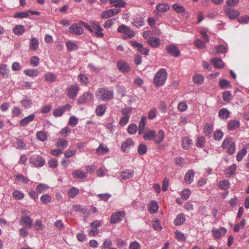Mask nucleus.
<instances>
[{
    "label": "nucleus",
    "instance_id": "obj_1",
    "mask_svg": "<svg viewBox=\"0 0 249 249\" xmlns=\"http://www.w3.org/2000/svg\"><path fill=\"white\" fill-rule=\"evenodd\" d=\"M82 24L90 33L98 38H102L104 36L103 33V29L99 23L94 21H91L89 24L86 22H82Z\"/></svg>",
    "mask_w": 249,
    "mask_h": 249
},
{
    "label": "nucleus",
    "instance_id": "obj_2",
    "mask_svg": "<svg viewBox=\"0 0 249 249\" xmlns=\"http://www.w3.org/2000/svg\"><path fill=\"white\" fill-rule=\"evenodd\" d=\"M95 95L98 99L106 101L114 98V92L108 88H100L96 91Z\"/></svg>",
    "mask_w": 249,
    "mask_h": 249
},
{
    "label": "nucleus",
    "instance_id": "obj_3",
    "mask_svg": "<svg viewBox=\"0 0 249 249\" xmlns=\"http://www.w3.org/2000/svg\"><path fill=\"white\" fill-rule=\"evenodd\" d=\"M146 117L145 116H142L139 124L138 128H137V125L135 124L129 125L127 128L128 133L130 134H134L136 133L137 130H138L139 134L141 135L143 134L146 124Z\"/></svg>",
    "mask_w": 249,
    "mask_h": 249
},
{
    "label": "nucleus",
    "instance_id": "obj_4",
    "mask_svg": "<svg viewBox=\"0 0 249 249\" xmlns=\"http://www.w3.org/2000/svg\"><path fill=\"white\" fill-rule=\"evenodd\" d=\"M167 77V73L165 70L162 69L158 71L154 77L153 81L157 87L163 86Z\"/></svg>",
    "mask_w": 249,
    "mask_h": 249
},
{
    "label": "nucleus",
    "instance_id": "obj_5",
    "mask_svg": "<svg viewBox=\"0 0 249 249\" xmlns=\"http://www.w3.org/2000/svg\"><path fill=\"white\" fill-rule=\"evenodd\" d=\"M117 31L123 34L122 38L124 39L131 38L135 36L134 31L124 24L120 25L117 29Z\"/></svg>",
    "mask_w": 249,
    "mask_h": 249
},
{
    "label": "nucleus",
    "instance_id": "obj_6",
    "mask_svg": "<svg viewBox=\"0 0 249 249\" xmlns=\"http://www.w3.org/2000/svg\"><path fill=\"white\" fill-rule=\"evenodd\" d=\"M132 111V108L130 107H126L122 109L121 112L123 117L119 121V124L124 126L128 122L130 117V113Z\"/></svg>",
    "mask_w": 249,
    "mask_h": 249
},
{
    "label": "nucleus",
    "instance_id": "obj_7",
    "mask_svg": "<svg viewBox=\"0 0 249 249\" xmlns=\"http://www.w3.org/2000/svg\"><path fill=\"white\" fill-rule=\"evenodd\" d=\"M79 90L77 84L71 85L67 87L66 89L67 95L70 99H74L77 96Z\"/></svg>",
    "mask_w": 249,
    "mask_h": 249
},
{
    "label": "nucleus",
    "instance_id": "obj_8",
    "mask_svg": "<svg viewBox=\"0 0 249 249\" xmlns=\"http://www.w3.org/2000/svg\"><path fill=\"white\" fill-rule=\"evenodd\" d=\"M81 21L78 23H74L71 25L69 28V32L76 35H81L84 33V30L83 28V24Z\"/></svg>",
    "mask_w": 249,
    "mask_h": 249
},
{
    "label": "nucleus",
    "instance_id": "obj_9",
    "mask_svg": "<svg viewBox=\"0 0 249 249\" xmlns=\"http://www.w3.org/2000/svg\"><path fill=\"white\" fill-rule=\"evenodd\" d=\"M125 215L124 211H118L113 213L110 217V223L111 224L118 223L123 220Z\"/></svg>",
    "mask_w": 249,
    "mask_h": 249
},
{
    "label": "nucleus",
    "instance_id": "obj_10",
    "mask_svg": "<svg viewBox=\"0 0 249 249\" xmlns=\"http://www.w3.org/2000/svg\"><path fill=\"white\" fill-rule=\"evenodd\" d=\"M224 11L226 15L231 19H236L240 15V12L231 8H225Z\"/></svg>",
    "mask_w": 249,
    "mask_h": 249
},
{
    "label": "nucleus",
    "instance_id": "obj_11",
    "mask_svg": "<svg viewBox=\"0 0 249 249\" xmlns=\"http://www.w3.org/2000/svg\"><path fill=\"white\" fill-rule=\"evenodd\" d=\"M130 44L134 48H137L138 51L144 55H148L149 52V50L147 48L143 47V45L136 41L131 40L130 41Z\"/></svg>",
    "mask_w": 249,
    "mask_h": 249
},
{
    "label": "nucleus",
    "instance_id": "obj_12",
    "mask_svg": "<svg viewBox=\"0 0 249 249\" xmlns=\"http://www.w3.org/2000/svg\"><path fill=\"white\" fill-rule=\"evenodd\" d=\"M92 98L93 94L91 92L87 91L84 93L78 98L77 102L79 104H83L90 101Z\"/></svg>",
    "mask_w": 249,
    "mask_h": 249
},
{
    "label": "nucleus",
    "instance_id": "obj_13",
    "mask_svg": "<svg viewBox=\"0 0 249 249\" xmlns=\"http://www.w3.org/2000/svg\"><path fill=\"white\" fill-rule=\"evenodd\" d=\"M45 160L41 157H31L30 162L36 167H42L45 163Z\"/></svg>",
    "mask_w": 249,
    "mask_h": 249
},
{
    "label": "nucleus",
    "instance_id": "obj_14",
    "mask_svg": "<svg viewBox=\"0 0 249 249\" xmlns=\"http://www.w3.org/2000/svg\"><path fill=\"white\" fill-rule=\"evenodd\" d=\"M227 231V229L223 227H221L219 229L213 228L212 231L213 236L215 239H219L221 237L225 235Z\"/></svg>",
    "mask_w": 249,
    "mask_h": 249
},
{
    "label": "nucleus",
    "instance_id": "obj_15",
    "mask_svg": "<svg viewBox=\"0 0 249 249\" xmlns=\"http://www.w3.org/2000/svg\"><path fill=\"white\" fill-rule=\"evenodd\" d=\"M120 9L119 8L112 9L103 11L101 15V17L102 18H107L112 17L115 15L119 13L120 12Z\"/></svg>",
    "mask_w": 249,
    "mask_h": 249
},
{
    "label": "nucleus",
    "instance_id": "obj_16",
    "mask_svg": "<svg viewBox=\"0 0 249 249\" xmlns=\"http://www.w3.org/2000/svg\"><path fill=\"white\" fill-rule=\"evenodd\" d=\"M166 50L168 53L175 57H178L180 55V53L177 47L174 44H171L166 46Z\"/></svg>",
    "mask_w": 249,
    "mask_h": 249
},
{
    "label": "nucleus",
    "instance_id": "obj_17",
    "mask_svg": "<svg viewBox=\"0 0 249 249\" xmlns=\"http://www.w3.org/2000/svg\"><path fill=\"white\" fill-rule=\"evenodd\" d=\"M147 43L154 48H158L161 44L160 39L156 36H149L147 40Z\"/></svg>",
    "mask_w": 249,
    "mask_h": 249
},
{
    "label": "nucleus",
    "instance_id": "obj_18",
    "mask_svg": "<svg viewBox=\"0 0 249 249\" xmlns=\"http://www.w3.org/2000/svg\"><path fill=\"white\" fill-rule=\"evenodd\" d=\"M117 65L119 70L123 72H128L130 71L129 64L124 60H119Z\"/></svg>",
    "mask_w": 249,
    "mask_h": 249
},
{
    "label": "nucleus",
    "instance_id": "obj_19",
    "mask_svg": "<svg viewBox=\"0 0 249 249\" xmlns=\"http://www.w3.org/2000/svg\"><path fill=\"white\" fill-rule=\"evenodd\" d=\"M19 223L20 225H25L24 227L30 229L32 227L33 221L29 216H23L21 217Z\"/></svg>",
    "mask_w": 249,
    "mask_h": 249
},
{
    "label": "nucleus",
    "instance_id": "obj_20",
    "mask_svg": "<svg viewBox=\"0 0 249 249\" xmlns=\"http://www.w3.org/2000/svg\"><path fill=\"white\" fill-rule=\"evenodd\" d=\"M134 176V171L132 169H126L121 173L120 180H125L131 178Z\"/></svg>",
    "mask_w": 249,
    "mask_h": 249
},
{
    "label": "nucleus",
    "instance_id": "obj_21",
    "mask_svg": "<svg viewBox=\"0 0 249 249\" xmlns=\"http://www.w3.org/2000/svg\"><path fill=\"white\" fill-rule=\"evenodd\" d=\"M237 169V166L235 164H233L224 170V173L226 176L229 178L234 175Z\"/></svg>",
    "mask_w": 249,
    "mask_h": 249
},
{
    "label": "nucleus",
    "instance_id": "obj_22",
    "mask_svg": "<svg viewBox=\"0 0 249 249\" xmlns=\"http://www.w3.org/2000/svg\"><path fill=\"white\" fill-rule=\"evenodd\" d=\"M195 172L193 170H189L184 176V181L186 183L190 184L194 181Z\"/></svg>",
    "mask_w": 249,
    "mask_h": 249
},
{
    "label": "nucleus",
    "instance_id": "obj_23",
    "mask_svg": "<svg viewBox=\"0 0 249 249\" xmlns=\"http://www.w3.org/2000/svg\"><path fill=\"white\" fill-rule=\"evenodd\" d=\"M133 146L134 141L131 139H128L123 143L121 148L124 152H127L129 149Z\"/></svg>",
    "mask_w": 249,
    "mask_h": 249
},
{
    "label": "nucleus",
    "instance_id": "obj_24",
    "mask_svg": "<svg viewBox=\"0 0 249 249\" xmlns=\"http://www.w3.org/2000/svg\"><path fill=\"white\" fill-rule=\"evenodd\" d=\"M35 115L32 114L21 119L20 121V125L21 126H26L28 124L35 120Z\"/></svg>",
    "mask_w": 249,
    "mask_h": 249
},
{
    "label": "nucleus",
    "instance_id": "obj_25",
    "mask_svg": "<svg viewBox=\"0 0 249 249\" xmlns=\"http://www.w3.org/2000/svg\"><path fill=\"white\" fill-rule=\"evenodd\" d=\"M193 141L188 137H183L181 141L182 147L185 149H188L193 144Z\"/></svg>",
    "mask_w": 249,
    "mask_h": 249
},
{
    "label": "nucleus",
    "instance_id": "obj_26",
    "mask_svg": "<svg viewBox=\"0 0 249 249\" xmlns=\"http://www.w3.org/2000/svg\"><path fill=\"white\" fill-rule=\"evenodd\" d=\"M45 80L48 83H53L56 81L57 75L53 72H47L44 75Z\"/></svg>",
    "mask_w": 249,
    "mask_h": 249
},
{
    "label": "nucleus",
    "instance_id": "obj_27",
    "mask_svg": "<svg viewBox=\"0 0 249 249\" xmlns=\"http://www.w3.org/2000/svg\"><path fill=\"white\" fill-rule=\"evenodd\" d=\"M240 125V123L238 121L233 120L228 123L227 128L228 130L232 131L238 128Z\"/></svg>",
    "mask_w": 249,
    "mask_h": 249
},
{
    "label": "nucleus",
    "instance_id": "obj_28",
    "mask_svg": "<svg viewBox=\"0 0 249 249\" xmlns=\"http://www.w3.org/2000/svg\"><path fill=\"white\" fill-rule=\"evenodd\" d=\"M72 175L74 178L76 179H83L87 177L86 173L81 170L73 171L72 173Z\"/></svg>",
    "mask_w": 249,
    "mask_h": 249
},
{
    "label": "nucleus",
    "instance_id": "obj_29",
    "mask_svg": "<svg viewBox=\"0 0 249 249\" xmlns=\"http://www.w3.org/2000/svg\"><path fill=\"white\" fill-rule=\"evenodd\" d=\"M29 48L31 50L36 51L38 48L39 42L36 37H32L29 41Z\"/></svg>",
    "mask_w": 249,
    "mask_h": 249
},
{
    "label": "nucleus",
    "instance_id": "obj_30",
    "mask_svg": "<svg viewBox=\"0 0 249 249\" xmlns=\"http://www.w3.org/2000/svg\"><path fill=\"white\" fill-rule=\"evenodd\" d=\"M24 74L29 77H37L39 75V72L37 69H29L24 71Z\"/></svg>",
    "mask_w": 249,
    "mask_h": 249
},
{
    "label": "nucleus",
    "instance_id": "obj_31",
    "mask_svg": "<svg viewBox=\"0 0 249 249\" xmlns=\"http://www.w3.org/2000/svg\"><path fill=\"white\" fill-rule=\"evenodd\" d=\"M159 206L156 201L152 200L149 204L148 209L151 213H156L158 210Z\"/></svg>",
    "mask_w": 249,
    "mask_h": 249
},
{
    "label": "nucleus",
    "instance_id": "obj_32",
    "mask_svg": "<svg viewBox=\"0 0 249 249\" xmlns=\"http://www.w3.org/2000/svg\"><path fill=\"white\" fill-rule=\"evenodd\" d=\"M109 149L104 144L100 143L96 150L97 153L99 155H105L109 153Z\"/></svg>",
    "mask_w": 249,
    "mask_h": 249
},
{
    "label": "nucleus",
    "instance_id": "obj_33",
    "mask_svg": "<svg viewBox=\"0 0 249 249\" xmlns=\"http://www.w3.org/2000/svg\"><path fill=\"white\" fill-rule=\"evenodd\" d=\"M56 146L57 148L62 149V151L68 145V142L64 139H60L56 142Z\"/></svg>",
    "mask_w": 249,
    "mask_h": 249
},
{
    "label": "nucleus",
    "instance_id": "obj_34",
    "mask_svg": "<svg viewBox=\"0 0 249 249\" xmlns=\"http://www.w3.org/2000/svg\"><path fill=\"white\" fill-rule=\"evenodd\" d=\"M107 110V106L106 105H99L95 109V113L98 116H102L105 113Z\"/></svg>",
    "mask_w": 249,
    "mask_h": 249
},
{
    "label": "nucleus",
    "instance_id": "obj_35",
    "mask_svg": "<svg viewBox=\"0 0 249 249\" xmlns=\"http://www.w3.org/2000/svg\"><path fill=\"white\" fill-rule=\"evenodd\" d=\"M213 130V126L209 123H207L204 126L203 131L206 136L211 137Z\"/></svg>",
    "mask_w": 249,
    "mask_h": 249
},
{
    "label": "nucleus",
    "instance_id": "obj_36",
    "mask_svg": "<svg viewBox=\"0 0 249 249\" xmlns=\"http://www.w3.org/2000/svg\"><path fill=\"white\" fill-rule=\"evenodd\" d=\"M211 62L216 69H221L224 66L223 62L220 58H214L212 59Z\"/></svg>",
    "mask_w": 249,
    "mask_h": 249
},
{
    "label": "nucleus",
    "instance_id": "obj_37",
    "mask_svg": "<svg viewBox=\"0 0 249 249\" xmlns=\"http://www.w3.org/2000/svg\"><path fill=\"white\" fill-rule=\"evenodd\" d=\"M156 9L159 12L164 13L170 9V6L166 3H160L156 6Z\"/></svg>",
    "mask_w": 249,
    "mask_h": 249
},
{
    "label": "nucleus",
    "instance_id": "obj_38",
    "mask_svg": "<svg viewBox=\"0 0 249 249\" xmlns=\"http://www.w3.org/2000/svg\"><path fill=\"white\" fill-rule=\"evenodd\" d=\"M14 178L16 181L18 182L23 183H28L29 182V179L28 178L21 174L18 173L17 175H15L14 176Z\"/></svg>",
    "mask_w": 249,
    "mask_h": 249
},
{
    "label": "nucleus",
    "instance_id": "obj_39",
    "mask_svg": "<svg viewBox=\"0 0 249 249\" xmlns=\"http://www.w3.org/2000/svg\"><path fill=\"white\" fill-rule=\"evenodd\" d=\"M230 115V112L227 109L223 108L220 110L218 113V116L221 119H227Z\"/></svg>",
    "mask_w": 249,
    "mask_h": 249
},
{
    "label": "nucleus",
    "instance_id": "obj_40",
    "mask_svg": "<svg viewBox=\"0 0 249 249\" xmlns=\"http://www.w3.org/2000/svg\"><path fill=\"white\" fill-rule=\"evenodd\" d=\"M25 28L23 26L21 25H17L13 29V32L18 36L22 35L25 32Z\"/></svg>",
    "mask_w": 249,
    "mask_h": 249
},
{
    "label": "nucleus",
    "instance_id": "obj_41",
    "mask_svg": "<svg viewBox=\"0 0 249 249\" xmlns=\"http://www.w3.org/2000/svg\"><path fill=\"white\" fill-rule=\"evenodd\" d=\"M36 139L41 141L45 142L48 139L47 133L44 131H40L36 133Z\"/></svg>",
    "mask_w": 249,
    "mask_h": 249
},
{
    "label": "nucleus",
    "instance_id": "obj_42",
    "mask_svg": "<svg viewBox=\"0 0 249 249\" xmlns=\"http://www.w3.org/2000/svg\"><path fill=\"white\" fill-rule=\"evenodd\" d=\"M164 138V131L160 129L157 135L155 134V138H154V141L157 143H160L163 140Z\"/></svg>",
    "mask_w": 249,
    "mask_h": 249
},
{
    "label": "nucleus",
    "instance_id": "obj_43",
    "mask_svg": "<svg viewBox=\"0 0 249 249\" xmlns=\"http://www.w3.org/2000/svg\"><path fill=\"white\" fill-rule=\"evenodd\" d=\"M186 218L184 214H179L177 215L174 220V224L176 226L182 225L185 221Z\"/></svg>",
    "mask_w": 249,
    "mask_h": 249
},
{
    "label": "nucleus",
    "instance_id": "obj_44",
    "mask_svg": "<svg viewBox=\"0 0 249 249\" xmlns=\"http://www.w3.org/2000/svg\"><path fill=\"white\" fill-rule=\"evenodd\" d=\"M155 136V131L150 130L146 131L143 134V139L145 140H154Z\"/></svg>",
    "mask_w": 249,
    "mask_h": 249
},
{
    "label": "nucleus",
    "instance_id": "obj_45",
    "mask_svg": "<svg viewBox=\"0 0 249 249\" xmlns=\"http://www.w3.org/2000/svg\"><path fill=\"white\" fill-rule=\"evenodd\" d=\"M67 50L69 52H72L76 51L78 49L77 44L70 40H69L66 43Z\"/></svg>",
    "mask_w": 249,
    "mask_h": 249
},
{
    "label": "nucleus",
    "instance_id": "obj_46",
    "mask_svg": "<svg viewBox=\"0 0 249 249\" xmlns=\"http://www.w3.org/2000/svg\"><path fill=\"white\" fill-rule=\"evenodd\" d=\"M231 185L229 180L225 179L219 181L218 187L222 190H226L230 188Z\"/></svg>",
    "mask_w": 249,
    "mask_h": 249
},
{
    "label": "nucleus",
    "instance_id": "obj_47",
    "mask_svg": "<svg viewBox=\"0 0 249 249\" xmlns=\"http://www.w3.org/2000/svg\"><path fill=\"white\" fill-rule=\"evenodd\" d=\"M193 81L196 84H202L204 82V77L201 74H196L193 76Z\"/></svg>",
    "mask_w": 249,
    "mask_h": 249
},
{
    "label": "nucleus",
    "instance_id": "obj_48",
    "mask_svg": "<svg viewBox=\"0 0 249 249\" xmlns=\"http://www.w3.org/2000/svg\"><path fill=\"white\" fill-rule=\"evenodd\" d=\"M109 2L110 4H113V6L120 9L125 5V2L123 0H110Z\"/></svg>",
    "mask_w": 249,
    "mask_h": 249
},
{
    "label": "nucleus",
    "instance_id": "obj_49",
    "mask_svg": "<svg viewBox=\"0 0 249 249\" xmlns=\"http://www.w3.org/2000/svg\"><path fill=\"white\" fill-rule=\"evenodd\" d=\"M78 80L82 85L86 86L89 83V79L85 74H80L78 76Z\"/></svg>",
    "mask_w": 249,
    "mask_h": 249
},
{
    "label": "nucleus",
    "instance_id": "obj_50",
    "mask_svg": "<svg viewBox=\"0 0 249 249\" xmlns=\"http://www.w3.org/2000/svg\"><path fill=\"white\" fill-rule=\"evenodd\" d=\"M36 190L38 193L41 194L45 192L49 189V186L44 183H40L36 186Z\"/></svg>",
    "mask_w": 249,
    "mask_h": 249
},
{
    "label": "nucleus",
    "instance_id": "obj_51",
    "mask_svg": "<svg viewBox=\"0 0 249 249\" xmlns=\"http://www.w3.org/2000/svg\"><path fill=\"white\" fill-rule=\"evenodd\" d=\"M205 140L203 136H200L197 138L196 145L197 147L203 148L205 145Z\"/></svg>",
    "mask_w": 249,
    "mask_h": 249
},
{
    "label": "nucleus",
    "instance_id": "obj_52",
    "mask_svg": "<svg viewBox=\"0 0 249 249\" xmlns=\"http://www.w3.org/2000/svg\"><path fill=\"white\" fill-rule=\"evenodd\" d=\"M79 193V190L76 187H71L68 191V195L71 198H74Z\"/></svg>",
    "mask_w": 249,
    "mask_h": 249
},
{
    "label": "nucleus",
    "instance_id": "obj_53",
    "mask_svg": "<svg viewBox=\"0 0 249 249\" xmlns=\"http://www.w3.org/2000/svg\"><path fill=\"white\" fill-rule=\"evenodd\" d=\"M219 85L222 89H225L227 87H231L230 81L224 79H222L219 81Z\"/></svg>",
    "mask_w": 249,
    "mask_h": 249
},
{
    "label": "nucleus",
    "instance_id": "obj_54",
    "mask_svg": "<svg viewBox=\"0 0 249 249\" xmlns=\"http://www.w3.org/2000/svg\"><path fill=\"white\" fill-rule=\"evenodd\" d=\"M13 196L17 200H21L24 197V194L20 191L15 190L12 193Z\"/></svg>",
    "mask_w": 249,
    "mask_h": 249
},
{
    "label": "nucleus",
    "instance_id": "obj_55",
    "mask_svg": "<svg viewBox=\"0 0 249 249\" xmlns=\"http://www.w3.org/2000/svg\"><path fill=\"white\" fill-rule=\"evenodd\" d=\"M234 143L231 137H227L226 138L223 142L222 147L223 148L225 149L226 147H228L230 144H232Z\"/></svg>",
    "mask_w": 249,
    "mask_h": 249
},
{
    "label": "nucleus",
    "instance_id": "obj_56",
    "mask_svg": "<svg viewBox=\"0 0 249 249\" xmlns=\"http://www.w3.org/2000/svg\"><path fill=\"white\" fill-rule=\"evenodd\" d=\"M8 72L9 70L6 64H2L0 65V75L1 74L4 77L8 74Z\"/></svg>",
    "mask_w": 249,
    "mask_h": 249
},
{
    "label": "nucleus",
    "instance_id": "obj_57",
    "mask_svg": "<svg viewBox=\"0 0 249 249\" xmlns=\"http://www.w3.org/2000/svg\"><path fill=\"white\" fill-rule=\"evenodd\" d=\"M191 194V192L190 189H186L181 192L180 195L182 199L185 200L188 199Z\"/></svg>",
    "mask_w": 249,
    "mask_h": 249
},
{
    "label": "nucleus",
    "instance_id": "obj_58",
    "mask_svg": "<svg viewBox=\"0 0 249 249\" xmlns=\"http://www.w3.org/2000/svg\"><path fill=\"white\" fill-rule=\"evenodd\" d=\"M172 8L175 11L178 13H182L185 11L183 6L177 3L174 4L172 5Z\"/></svg>",
    "mask_w": 249,
    "mask_h": 249
},
{
    "label": "nucleus",
    "instance_id": "obj_59",
    "mask_svg": "<svg viewBox=\"0 0 249 249\" xmlns=\"http://www.w3.org/2000/svg\"><path fill=\"white\" fill-rule=\"evenodd\" d=\"M41 202L44 204L49 203L51 201V197L48 194H44L40 197Z\"/></svg>",
    "mask_w": 249,
    "mask_h": 249
},
{
    "label": "nucleus",
    "instance_id": "obj_60",
    "mask_svg": "<svg viewBox=\"0 0 249 249\" xmlns=\"http://www.w3.org/2000/svg\"><path fill=\"white\" fill-rule=\"evenodd\" d=\"M222 99L226 102H229L231 99V94L229 91H225L222 94Z\"/></svg>",
    "mask_w": 249,
    "mask_h": 249
},
{
    "label": "nucleus",
    "instance_id": "obj_61",
    "mask_svg": "<svg viewBox=\"0 0 249 249\" xmlns=\"http://www.w3.org/2000/svg\"><path fill=\"white\" fill-rule=\"evenodd\" d=\"M157 113H158V110H157V108H154L151 109L149 111L148 114V118L150 120H153L156 117Z\"/></svg>",
    "mask_w": 249,
    "mask_h": 249
},
{
    "label": "nucleus",
    "instance_id": "obj_62",
    "mask_svg": "<svg viewBox=\"0 0 249 249\" xmlns=\"http://www.w3.org/2000/svg\"><path fill=\"white\" fill-rule=\"evenodd\" d=\"M21 104L25 108L30 107L32 104V101L29 98H26L21 101Z\"/></svg>",
    "mask_w": 249,
    "mask_h": 249
},
{
    "label": "nucleus",
    "instance_id": "obj_63",
    "mask_svg": "<svg viewBox=\"0 0 249 249\" xmlns=\"http://www.w3.org/2000/svg\"><path fill=\"white\" fill-rule=\"evenodd\" d=\"M194 45L198 49H202L205 47V43L204 41L200 39H196L194 42Z\"/></svg>",
    "mask_w": 249,
    "mask_h": 249
},
{
    "label": "nucleus",
    "instance_id": "obj_64",
    "mask_svg": "<svg viewBox=\"0 0 249 249\" xmlns=\"http://www.w3.org/2000/svg\"><path fill=\"white\" fill-rule=\"evenodd\" d=\"M178 108L181 112H184L187 110L188 106L185 102H180L178 106Z\"/></svg>",
    "mask_w": 249,
    "mask_h": 249
}]
</instances>
